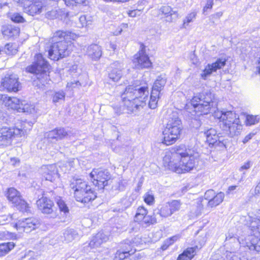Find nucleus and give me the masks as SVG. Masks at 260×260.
I'll return each mask as SVG.
<instances>
[{
	"mask_svg": "<svg viewBox=\"0 0 260 260\" xmlns=\"http://www.w3.org/2000/svg\"><path fill=\"white\" fill-rule=\"evenodd\" d=\"M147 214V210L144 207H138L134 217L135 221L138 222L139 221L142 220L144 217Z\"/></svg>",
	"mask_w": 260,
	"mask_h": 260,
	"instance_id": "58836bf2",
	"label": "nucleus"
},
{
	"mask_svg": "<svg viewBox=\"0 0 260 260\" xmlns=\"http://www.w3.org/2000/svg\"><path fill=\"white\" fill-rule=\"evenodd\" d=\"M7 197L10 202L22 212H26L28 208L27 203L21 198L20 192L15 188L12 187L8 190Z\"/></svg>",
	"mask_w": 260,
	"mask_h": 260,
	"instance_id": "9d476101",
	"label": "nucleus"
},
{
	"mask_svg": "<svg viewBox=\"0 0 260 260\" xmlns=\"http://www.w3.org/2000/svg\"><path fill=\"white\" fill-rule=\"evenodd\" d=\"M213 95L211 92L199 93L194 96L190 101L191 105H197L198 104L212 105Z\"/></svg>",
	"mask_w": 260,
	"mask_h": 260,
	"instance_id": "6ab92c4d",
	"label": "nucleus"
},
{
	"mask_svg": "<svg viewBox=\"0 0 260 260\" xmlns=\"http://www.w3.org/2000/svg\"><path fill=\"white\" fill-rule=\"evenodd\" d=\"M166 83V79L161 76L158 77L154 82L152 90L160 93Z\"/></svg>",
	"mask_w": 260,
	"mask_h": 260,
	"instance_id": "c756f323",
	"label": "nucleus"
},
{
	"mask_svg": "<svg viewBox=\"0 0 260 260\" xmlns=\"http://www.w3.org/2000/svg\"><path fill=\"white\" fill-rule=\"evenodd\" d=\"M86 54L92 60H99L102 55L101 47L97 44H91L86 48Z\"/></svg>",
	"mask_w": 260,
	"mask_h": 260,
	"instance_id": "393cba45",
	"label": "nucleus"
},
{
	"mask_svg": "<svg viewBox=\"0 0 260 260\" xmlns=\"http://www.w3.org/2000/svg\"><path fill=\"white\" fill-rule=\"evenodd\" d=\"M90 178L93 185L99 189H103L107 185L110 178L109 172L105 169H94L90 173Z\"/></svg>",
	"mask_w": 260,
	"mask_h": 260,
	"instance_id": "1a4fd4ad",
	"label": "nucleus"
},
{
	"mask_svg": "<svg viewBox=\"0 0 260 260\" xmlns=\"http://www.w3.org/2000/svg\"><path fill=\"white\" fill-rule=\"evenodd\" d=\"M159 94V93L152 90L149 102V107L150 108L154 109L156 107Z\"/></svg>",
	"mask_w": 260,
	"mask_h": 260,
	"instance_id": "e433bc0d",
	"label": "nucleus"
},
{
	"mask_svg": "<svg viewBox=\"0 0 260 260\" xmlns=\"http://www.w3.org/2000/svg\"><path fill=\"white\" fill-rule=\"evenodd\" d=\"M118 186H114V187H115V189H118V190H122L124 189V186H125V182H123V181L122 180H120L118 182Z\"/></svg>",
	"mask_w": 260,
	"mask_h": 260,
	"instance_id": "69168bd1",
	"label": "nucleus"
},
{
	"mask_svg": "<svg viewBox=\"0 0 260 260\" xmlns=\"http://www.w3.org/2000/svg\"><path fill=\"white\" fill-rule=\"evenodd\" d=\"M48 70L49 65L41 54H36L34 62L26 68L27 72L36 74L37 78L43 84L48 79Z\"/></svg>",
	"mask_w": 260,
	"mask_h": 260,
	"instance_id": "0eeeda50",
	"label": "nucleus"
},
{
	"mask_svg": "<svg viewBox=\"0 0 260 260\" xmlns=\"http://www.w3.org/2000/svg\"><path fill=\"white\" fill-rule=\"evenodd\" d=\"M78 36L68 31L58 30L52 37V45L48 50V57L53 60H58L69 55L73 50L72 41Z\"/></svg>",
	"mask_w": 260,
	"mask_h": 260,
	"instance_id": "7ed1b4c3",
	"label": "nucleus"
},
{
	"mask_svg": "<svg viewBox=\"0 0 260 260\" xmlns=\"http://www.w3.org/2000/svg\"><path fill=\"white\" fill-rule=\"evenodd\" d=\"M215 192L212 189H210L207 191L205 193L204 198L205 200H208V201H210V199H211V198H213V197L215 195Z\"/></svg>",
	"mask_w": 260,
	"mask_h": 260,
	"instance_id": "bf43d9fd",
	"label": "nucleus"
},
{
	"mask_svg": "<svg viewBox=\"0 0 260 260\" xmlns=\"http://www.w3.org/2000/svg\"><path fill=\"white\" fill-rule=\"evenodd\" d=\"M213 5V0H207L206 5L204 6L203 11L205 15L208 14V10L212 8Z\"/></svg>",
	"mask_w": 260,
	"mask_h": 260,
	"instance_id": "6e6d98bb",
	"label": "nucleus"
},
{
	"mask_svg": "<svg viewBox=\"0 0 260 260\" xmlns=\"http://www.w3.org/2000/svg\"><path fill=\"white\" fill-rule=\"evenodd\" d=\"M159 215L164 218H167L171 216L173 213L171 210V208L169 207V204L168 202L166 203L158 209L157 212Z\"/></svg>",
	"mask_w": 260,
	"mask_h": 260,
	"instance_id": "473e14b6",
	"label": "nucleus"
},
{
	"mask_svg": "<svg viewBox=\"0 0 260 260\" xmlns=\"http://www.w3.org/2000/svg\"><path fill=\"white\" fill-rule=\"evenodd\" d=\"M183 127L177 112H172L168 117L166 127L163 131L162 143L170 145L179 138Z\"/></svg>",
	"mask_w": 260,
	"mask_h": 260,
	"instance_id": "39448f33",
	"label": "nucleus"
},
{
	"mask_svg": "<svg viewBox=\"0 0 260 260\" xmlns=\"http://www.w3.org/2000/svg\"><path fill=\"white\" fill-rule=\"evenodd\" d=\"M129 251H126V249L123 250L122 249L118 250L115 253V260H122L124 259L129 256L128 253Z\"/></svg>",
	"mask_w": 260,
	"mask_h": 260,
	"instance_id": "49530a36",
	"label": "nucleus"
},
{
	"mask_svg": "<svg viewBox=\"0 0 260 260\" xmlns=\"http://www.w3.org/2000/svg\"><path fill=\"white\" fill-rule=\"evenodd\" d=\"M225 244L227 245L228 244H230L231 243H233L234 244V246H238L239 245V242L238 239L234 236V234L231 233H229L226 236L225 238Z\"/></svg>",
	"mask_w": 260,
	"mask_h": 260,
	"instance_id": "c03bdc74",
	"label": "nucleus"
},
{
	"mask_svg": "<svg viewBox=\"0 0 260 260\" xmlns=\"http://www.w3.org/2000/svg\"><path fill=\"white\" fill-rule=\"evenodd\" d=\"M252 163L250 160H248L245 162L240 168V171L243 170H248L252 166Z\"/></svg>",
	"mask_w": 260,
	"mask_h": 260,
	"instance_id": "052dcab7",
	"label": "nucleus"
},
{
	"mask_svg": "<svg viewBox=\"0 0 260 260\" xmlns=\"http://www.w3.org/2000/svg\"><path fill=\"white\" fill-rule=\"evenodd\" d=\"M259 120L258 116L248 115L246 116L245 123L247 125H251L257 123Z\"/></svg>",
	"mask_w": 260,
	"mask_h": 260,
	"instance_id": "a18cd8bd",
	"label": "nucleus"
},
{
	"mask_svg": "<svg viewBox=\"0 0 260 260\" xmlns=\"http://www.w3.org/2000/svg\"><path fill=\"white\" fill-rule=\"evenodd\" d=\"M177 260H190L189 257L183 252L181 254L179 255L177 258Z\"/></svg>",
	"mask_w": 260,
	"mask_h": 260,
	"instance_id": "774afa93",
	"label": "nucleus"
},
{
	"mask_svg": "<svg viewBox=\"0 0 260 260\" xmlns=\"http://www.w3.org/2000/svg\"><path fill=\"white\" fill-rule=\"evenodd\" d=\"M171 155L166 154L163 158L165 168L178 174L185 173L196 168L199 155L194 150L186 149L185 145L174 147Z\"/></svg>",
	"mask_w": 260,
	"mask_h": 260,
	"instance_id": "f257e3e1",
	"label": "nucleus"
},
{
	"mask_svg": "<svg viewBox=\"0 0 260 260\" xmlns=\"http://www.w3.org/2000/svg\"><path fill=\"white\" fill-rule=\"evenodd\" d=\"M26 133V129L23 128L9 127L2 126L0 127V141L3 145H9L11 143L12 138L15 136L22 137Z\"/></svg>",
	"mask_w": 260,
	"mask_h": 260,
	"instance_id": "6e6552de",
	"label": "nucleus"
},
{
	"mask_svg": "<svg viewBox=\"0 0 260 260\" xmlns=\"http://www.w3.org/2000/svg\"><path fill=\"white\" fill-rule=\"evenodd\" d=\"M215 118L219 119L220 126L230 137L238 136L242 130V125L239 115L235 112L223 109L215 111Z\"/></svg>",
	"mask_w": 260,
	"mask_h": 260,
	"instance_id": "20e7f679",
	"label": "nucleus"
},
{
	"mask_svg": "<svg viewBox=\"0 0 260 260\" xmlns=\"http://www.w3.org/2000/svg\"><path fill=\"white\" fill-rule=\"evenodd\" d=\"M160 11L166 17V21L168 22L172 21V16L177 15V12L173 11L172 8L169 6H165L160 8Z\"/></svg>",
	"mask_w": 260,
	"mask_h": 260,
	"instance_id": "7c9ffc66",
	"label": "nucleus"
},
{
	"mask_svg": "<svg viewBox=\"0 0 260 260\" xmlns=\"http://www.w3.org/2000/svg\"><path fill=\"white\" fill-rule=\"evenodd\" d=\"M10 237V235L8 232H0V239L6 240L8 239Z\"/></svg>",
	"mask_w": 260,
	"mask_h": 260,
	"instance_id": "0e129e2a",
	"label": "nucleus"
},
{
	"mask_svg": "<svg viewBox=\"0 0 260 260\" xmlns=\"http://www.w3.org/2000/svg\"><path fill=\"white\" fill-rule=\"evenodd\" d=\"M64 240L67 242H72L73 240L79 238L77 232L73 229H68L63 233Z\"/></svg>",
	"mask_w": 260,
	"mask_h": 260,
	"instance_id": "72a5a7b5",
	"label": "nucleus"
},
{
	"mask_svg": "<svg viewBox=\"0 0 260 260\" xmlns=\"http://www.w3.org/2000/svg\"><path fill=\"white\" fill-rule=\"evenodd\" d=\"M144 228H147L151 225L155 224L157 222L156 218L154 215H146L142 219V220L139 221Z\"/></svg>",
	"mask_w": 260,
	"mask_h": 260,
	"instance_id": "2f4dec72",
	"label": "nucleus"
},
{
	"mask_svg": "<svg viewBox=\"0 0 260 260\" xmlns=\"http://www.w3.org/2000/svg\"><path fill=\"white\" fill-rule=\"evenodd\" d=\"M38 208L44 213L49 214L52 212L53 202L46 197H43L37 201Z\"/></svg>",
	"mask_w": 260,
	"mask_h": 260,
	"instance_id": "5701e85b",
	"label": "nucleus"
},
{
	"mask_svg": "<svg viewBox=\"0 0 260 260\" xmlns=\"http://www.w3.org/2000/svg\"><path fill=\"white\" fill-rule=\"evenodd\" d=\"M35 111V107L34 105L28 104L26 101H21L20 108L18 110L19 112L32 113Z\"/></svg>",
	"mask_w": 260,
	"mask_h": 260,
	"instance_id": "f704fd0d",
	"label": "nucleus"
},
{
	"mask_svg": "<svg viewBox=\"0 0 260 260\" xmlns=\"http://www.w3.org/2000/svg\"><path fill=\"white\" fill-rule=\"evenodd\" d=\"M38 225V222L36 219L28 218L19 220L18 222L15 224L14 227L20 233L22 232L29 233L36 229Z\"/></svg>",
	"mask_w": 260,
	"mask_h": 260,
	"instance_id": "ddd939ff",
	"label": "nucleus"
},
{
	"mask_svg": "<svg viewBox=\"0 0 260 260\" xmlns=\"http://www.w3.org/2000/svg\"><path fill=\"white\" fill-rule=\"evenodd\" d=\"M8 17L15 23H23L25 21L23 17L18 13H9Z\"/></svg>",
	"mask_w": 260,
	"mask_h": 260,
	"instance_id": "a19ab883",
	"label": "nucleus"
},
{
	"mask_svg": "<svg viewBox=\"0 0 260 260\" xmlns=\"http://www.w3.org/2000/svg\"><path fill=\"white\" fill-rule=\"evenodd\" d=\"M149 96V90L147 86H127L124 91L121 94L122 106L114 107L115 112L119 115L124 111L125 107L130 112L135 109H139L146 105Z\"/></svg>",
	"mask_w": 260,
	"mask_h": 260,
	"instance_id": "f03ea898",
	"label": "nucleus"
},
{
	"mask_svg": "<svg viewBox=\"0 0 260 260\" xmlns=\"http://www.w3.org/2000/svg\"><path fill=\"white\" fill-rule=\"evenodd\" d=\"M39 172L46 180L53 182L58 177V171L54 164L44 165L39 170Z\"/></svg>",
	"mask_w": 260,
	"mask_h": 260,
	"instance_id": "a211bd4d",
	"label": "nucleus"
},
{
	"mask_svg": "<svg viewBox=\"0 0 260 260\" xmlns=\"http://www.w3.org/2000/svg\"><path fill=\"white\" fill-rule=\"evenodd\" d=\"M249 229L253 233V235L250 236L248 240L250 242L247 243V246L250 250H255L260 252V232H257L252 230L249 226Z\"/></svg>",
	"mask_w": 260,
	"mask_h": 260,
	"instance_id": "412c9836",
	"label": "nucleus"
},
{
	"mask_svg": "<svg viewBox=\"0 0 260 260\" xmlns=\"http://www.w3.org/2000/svg\"><path fill=\"white\" fill-rule=\"evenodd\" d=\"M142 12V9H135L133 10H129L127 12L128 16L131 17H135L140 16Z\"/></svg>",
	"mask_w": 260,
	"mask_h": 260,
	"instance_id": "4d7b16f0",
	"label": "nucleus"
},
{
	"mask_svg": "<svg viewBox=\"0 0 260 260\" xmlns=\"http://www.w3.org/2000/svg\"><path fill=\"white\" fill-rule=\"evenodd\" d=\"M5 51L8 55H14L17 52V50L13 45L10 43L7 44L4 48Z\"/></svg>",
	"mask_w": 260,
	"mask_h": 260,
	"instance_id": "09e8293b",
	"label": "nucleus"
},
{
	"mask_svg": "<svg viewBox=\"0 0 260 260\" xmlns=\"http://www.w3.org/2000/svg\"><path fill=\"white\" fill-rule=\"evenodd\" d=\"M79 21L80 22V25H79V27H84L86 25L87 20L86 17L85 15L81 16L79 18Z\"/></svg>",
	"mask_w": 260,
	"mask_h": 260,
	"instance_id": "680f3d73",
	"label": "nucleus"
},
{
	"mask_svg": "<svg viewBox=\"0 0 260 260\" xmlns=\"http://www.w3.org/2000/svg\"><path fill=\"white\" fill-rule=\"evenodd\" d=\"M226 59L225 58H219L212 63H208L201 74V78L206 80L213 72L222 68L225 65Z\"/></svg>",
	"mask_w": 260,
	"mask_h": 260,
	"instance_id": "2eb2a0df",
	"label": "nucleus"
},
{
	"mask_svg": "<svg viewBox=\"0 0 260 260\" xmlns=\"http://www.w3.org/2000/svg\"><path fill=\"white\" fill-rule=\"evenodd\" d=\"M154 201L153 196L150 194H146L144 197V201L148 205H152Z\"/></svg>",
	"mask_w": 260,
	"mask_h": 260,
	"instance_id": "13d9d810",
	"label": "nucleus"
},
{
	"mask_svg": "<svg viewBox=\"0 0 260 260\" xmlns=\"http://www.w3.org/2000/svg\"><path fill=\"white\" fill-rule=\"evenodd\" d=\"M248 222L247 223L252 230L260 232V209L254 213H250L248 215Z\"/></svg>",
	"mask_w": 260,
	"mask_h": 260,
	"instance_id": "4be33fe9",
	"label": "nucleus"
},
{
	"mask_svg": "<svg viewBox=\"0 0 260 260\" xmlns=\"http://www.w3.org/2000/svg\"><path fill=\"white\" fill-rule=\"evenodd\" d=\"M127 23H122L115 31L113 32V34L115 36L119 35L122 31H124L128 28Z\"/></svg>",
	"mask_w": 260,
	"mask_h": 260,
	"instance_id": "5fc2aeb1",
	"label": "nucleus"
},
{
	"mask_svg": "<svg viewBox=\"0 0 260 260\" xmlns=\"http://www.w3.org/2000/svg\"><path fill=\"white\" fill-rule=\"evenodd\" d=\"M197 12L193 10L191 12L187 14L185 18L183 20V27L186 28L189 25V23L193 22L196 19L197 16Z\"/></svg>",
	"mask_w": 260,
	"mask_h": 260,
	"instance_id": "ea45409f",
	"label": "nucleus"
},
{
	"mask_svg": "<svg viewBox=\"0 0 260 260\" xmlns=\"http://www.w3.org/2000/svg\"><path fill=\"white\" fill-rule=\"evenodd\" d=\"M224 198V194L222 192H220L214 195L213 198L210 199L208 201L207 206L211 208L216 207L219 205L223 201Z\"/></svg>",
	"mask_w": 260,
	"mask_h": 260,
	"instance_id": "c85d7f7f",
	"label": "nucleus"
},
{
	"mask_svg": "<svg viewBox=\"0 0 260 260\" xmlns=\"http://www.w3.org/2000/svg\"><path fill=\"white\" fill-rule=\"evenodd\" d=\"M108 240V236L103 232H99L95 236L93 237L92 240L89 243L91 248H95L101 245L103 242Z\"/></svg>",
	"mask_w": 260,
	"mask_h": 260,
	"instance_id": "a878e982",
	"label": "nucleus"
},
{
	"mask_svg": "<svg viewBox=\"0 0 260 260\" xmlns=\"http://www.w3.org/2000/svg\"><path fill=\"white\" fill-rule=\"evenodd\" d=\"M66 93L62 90L55 92L52 95V101L54 103L59 102L64 99Z\"/></svg>",
	"mask_w": 260,
	"mask_h": 260,
	"instance_id": "de8ad7c7",
	"label": "nucleus"
},
{
	"mask_svg": "<svg viewBox=\"0 0 260 260\" xmlns=\"http://www.w3.org/2000/svg\"><path fill=\"white\" fill-rule=\"evenodd\" d=\"M237 186L232 185L229 187L228 190L226 191L227 195H230L233 193V191L237 188Z\"/></svg>",
	"mask_w": 260,
	"mask_h": 260,
	"instance_id": "338daca9",
	"label": "nucleus"
},
{
	"mask_svg": "<svg viewBox=\"0 0 260 260\" xmlns=\"http://www.w3.org/2000/svg\"><path fill=\"white\" fill-rule=\"evenodd\" d=\"M133 63L135 68L138 69L149 68L152 66V62L146 53L144 46H141V49L134 56Z\"/></svg>",
	"mask_w": 260,
	"mask_h": 260,
	"instance_id": "f8f14e48",
	"label": "nucleus"
},
{
	"mask_svg": "<svg viewBox=\"0 0 260 260\" xmlns=\"http://www.w3.org/2000/svg\"><path fill=\"white\" fill-rule=\"evenodd\" d=\"M179 238V236L178 235L174 236L166 240V242L168 243L169 245H172L174 243V242L176 241Z\"/></svg>",
	"mask_w": 260,
	"mask_h": 260,
	"instance_id": "e2e57ef3",
	"label": "nucleus"
},
{
	"mask_svg": "<svg viewBox=\"0 0 260 260\" xmlns=\"http://www.w3.org/2000/svg\"><path fill=\"white\" fill-rule=\"evenodd\" d=\"M2 32L7 38H11L18 35L20 29L17 26L12 25H6L2 26Z\"/></svg>",
	"mask_w": 260,
	"mask_h": 260,
	"instance_id": "bb28decb",
	"label": "nucleus"
},
{
	"mask_svg": "<svg viewBox=\"0 0 260 260\" xmlns=\"http://www.w3.org/2000/svg\"><path fill=\"white\" fill-rule=\"evenodd\" d=\"M127 23H122L115 31L113 32V34L115 36L119 35L122 31H124L128 28Z\"/></svg>",
	"mask_w": 260,
	"mask_h": 260,
	"instance_id": "864d4df0",
	"label": "nucleus"
},
{
	"mask_svg": "<svg viewBox=\"0 0 260 260\" xmlns=\"http://www.w3.org/2000/svg\"><path fill=\"white\" fill-rule=\"evenodd\" d=\"M15 244L13 242L4 243L0 244V255L3 256L6 254L14 247Z\"/></svg>",
	"mask_w": 260,
	"mask_h": 260,
	"instance_id": "c9c22d12",
	"label": "nucleus"
},
{
	"mask_svg": "<svg viewBox=\"0 0 260 260\" xmlns=\"http://www.w3.org/2000/svg\"><path fill=\"white\" fill-rule=\"evenodd\" d=\"M21 101L16 97H9L5 94H0V104H4L9 109L18 112Z\"/></svg>",
	"mask_w": 260,
	"mask_h": 260,
	"instance_id": "aec40b11",
	"label": "nucleus"
},
{
	"mask_svg": "<svg viewBox=\"0 0 260 260\" xmlns=\"http://www.w3.org/2000/svg\"><path fill=\"white\" fill-rule=\"evenodd\" d=\"M70 186L74 190V197L78 202L86 203L96 197L94 190L81 178H72Z\"/></svg>",
	"mask_w": 260,
	"mask_h": 260,
	"instance_id": "423d86ee",
	"label": "nucleus"
},
{
	"mask_svg": "<svg viewBox=\"0 0 260 260\" xmlns=\"http://www.w3.org/2000/svg\"><path fill=\"white\" fill-rule=\"evenodd\" d=\"M197 248H198V246H195L193 247H189V248H187L185 250H184V252L185 253V254H186V255L191 260V259L196 254V249Z\"/></svg>",
	"mask_w": 260,
	"mask_h": 260,
	"instance_id": "3c124183",
	"label": "nucleus"
},
{
	"mask_svg": "<svg viewBox=\"0 0 260 260\" xmlns=\"http://www.w3.org/2000/svg\"><path fill=\"white\" fill-rule=\"evenodd\" d=\"M204 135L206 137V141L209 145L219 146V147H225V142L219 134H217V131L210 128L204 131Z\"/></svg>",
	"mask_w": 260,
	"mask_h": 260,
	"instance_id": "4468645a",
	"label": "nucleus"
},
{
	"mask_svg": "<svg viewBox=\"0 0 260 260\" xmlns=\"http://www.w3.org/2000/svg\"><path fill=\"white\" fill-rule=\"evenodd\" d=\"M1 86L8 91L17 92L21 88V83L17 75L8 74L1 82Z\"/></svg>",
	"mask_w": 260,
	"mask_h": 260,
	"instance_id": "9b49d317",
	"label": "nucleus"
},
{
	"mask_svg": "<svg viewBox=\"0 0 260 260\" xmlns=\"http://www.w3.org/2000/svg\"><path fill=\"white\" fill-rule=\"evenodd\" d=\"M203 210V204L201 201H199L195 205L192 206L191 212L193 216H198L201 214Z\"/></svg>",
	"mask_w": 260,
	"mask_h": 260,
	"instance_id": "79ce46f5",
	"label": "nucleus"
},
{
	"mask_svg": "<svg viewBox=\"0 0 260 260\" xmlns=\"http://www.w3.org/2000/svg\"><path fill=\"white\" fill-rule=\"evenodd\" d=\"M25 13L34 16L41 13L42 11L43 4L40 0H25L21 6Z\"/></svg>",
	"mask_w": 260,
	"mask_h": 260,
	"instance_id": "dca6fc26",
	"label": "nucleus"
},
{
	"mask_svg": "<svg viewBox=\"0 0 260 260\" xmlns=\"http://www.w3.org/2000/svg\"><path fill=\"white\" fill-rule=\"evenodd\" d=\"M121 249L125 251V249H126V251H129L128 253L129 255L134 254L136 251V249L134 247V245L133 244H129L128 243H124Z\"/></svg>",
	"mask_w": 260,
	"mask_h": 260,
	"instance_id": "8fccbe9b",
	"label": "nucleus"
},
{
	"mask_svg": "<svg viewBox=\"0 0 260 260\" xmlns=\"http://www.w3.org/2000/svg\"><path fill=\"white\" fill-rule=\"evenodd\" d=\"M68 136V132L65 128L59 127L55 128L47 133L46 136L50 140L56 141L62 140Z\"/></svg>",
	"mask_w": 260,
	"mask_h": 260,
	"instance_id": "b1692460",
	"label": "nucleus"
},
{
	"mask_svg": "<svg viewBox=\"0 0 260 260\" xmlns=\"http://www.w3.org/2000/svg\"><path fill=\"white\" fill-rule=\"evenodd\" d=\"M123 64L118 61H116L111 64L108 69V78L112 81L117 82L123 76Z\"/></svg>",
	"mask_w": 260,
	"mask_h": 260,
	"instance_id": "f3484780",
	"label": "nucleus"
},
{
	"mask_svg": "<svg viewBox=\"0 0 260 260\" xmlns=\"http://www.w3.org/2000/svg\"><path fill=\"white\" fill-rule=\"evenodd\" d=\"M168 202L169 204V207L171 208L173 214L174 213L179 211L182 205V203L180 200H173Z\"/></svg>",
	"mask_w": 260,
	"mask_h": 260,
	"instance_id": "4c0bfd02",
	"label": "nucleus"
},
{
	"mask_svg": "<svg viewBox=\"0 0 260 260\" xmlns=\"http://www.w3.org/2000/svg\"><path fill=\"white\" fill-rule=\"evenodd\" d=\"M66 5L68 6H73L74 5H79L85 4L86 0H63Z\"/></svg>",
	"mask_w": 260,
	"mask_h": 260,
	"instance_id": "603ef678",
	"label": "nucleus"
},
{
	"mask_svg": "<svg viewBox=\"0 0 260 260\" xmlns=\"http://www.w3.org/2000/svg\"><path fill=\"white\" fill-rule=\"evenodd\" d=\"M191 106L193 109V112L198 116L208 114L213 108L212 105H206L204 104H198L197 105Z\"/></svg>",
	"mask_w": 260,
	"mask_h": 260,
	"instance_id": "cd10ccee",
	"label": "nucleus"
},
{
	"mask_svg": "<svg viewBox=\"0 0 260 260\" xmlns=\"http://www.w3.org/2000/svg\"><path fill=\"white\" fill-rule=\"evenodd\" d=\"M55 201H56L60 210L61 212H63L64 213L69 212V209H68V207L67 206L64 201H63L60 197H56Z\"/></svg>",
	"mask_w": 260,
	"mask_h": 260,
	"instance_id": "37998d69",
	"label": "nucleus"
}]
</instances>
